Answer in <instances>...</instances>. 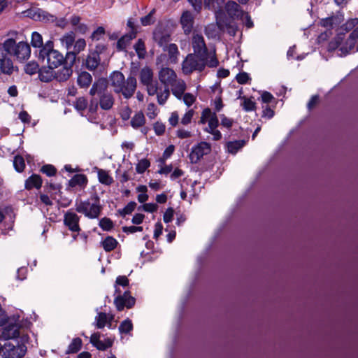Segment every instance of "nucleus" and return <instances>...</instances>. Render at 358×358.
I'll return each instance as SVG.
<instances>
[{"label": "nucleus", "mask_w": 358, "mask_h": 358, "mask_svg": "<svg viewBox=\"0 0 358 358\" xmlns=\"http://www.w3.org/2000/svg\"><path fill=\"white\" fill-rule=\"evenodd\" d=\"M110 86L117 94H121L124 99L131 98L137 87V80L134 76H130L127 79L120 71H113L110 77Z\"/></svg>", "instance_id": "1"}, {"label": "nucleus", "mask_w": 358, "mask_h": 358, "mask_svg": "<svg viewBox=\"0 0 358 358\" xmlns=\"http://www.w3.org/2000/svg\"><path fill=\"white\" fill-rule=\"evenodd\" d=\"M218 64L219 62L215 51L210 59L201 55L190 53L183 60L182 70L185 74L189 75L195 71H203L206 66L210 68L216 67L218 66Z\"/></svg>", "instance_id": "2"}, {"label": "nucleus", "mask_w": 358, "mask_h": 358, "mask_svg": "<svg viewBox=\"0 0 358 358\" xmlns=\"http://www.w3.org/2000/svg\"><path fill=\"white\" fill-rule=\"evenodd\" d=\"M92 96H97V101L102 110H110L115 103L113 94L108 90L107 83L105 79L100 78L95 81L90 90Z\"/></svg>", "instance_id": "3"}, {"label": "nucleus", "mask_w": 358, "mask_h": 358, "mask_svg": "<svg viewBox=\"0 0 358 358\" xmlns=\"http://www.w3.org/2000/svg\"><path fill=\"white\" fill-rule=\"evenodd\" d=\"M102 208L100 198L96 193L93 194L87 200L76 201V210L90 219L98 218Z\"/></svg>", "instance_id": "4"}, {"label": "nucleus", "mask_w": 358, "mask_h": 358, "mask_svg": "<svg viewBox=\"0 0 358 358\" xmlns=\"http://www.w3.org/2000/svg\"><path fill=\"white\" fill-rule=\"evenodd\" d=\"M120 285L127 287L129 285V279L125 275H120L116 278L115 284V294H117L114 299V303L117 310L121 311L124 307L127 308H132L136 302L134 297L130 295L129 291H125L123 294H121L120 289L117 287Z\"/></svg>", "instance_id": "5"}, {"label": "nucleus", "mask_w": 358, "mask_h": 358, "mask_svg": "<svg viewBox=\"0 0 358 358\" xmlns=\"http://www.w3.org/2000/svg\"><path fill=\"white\" fill-rule=\"evenodd\" d=\"M38 59L46 62L48 66L57 69L65 62L64 55L57 50L54 49V43L49 40L45 43V47L39 50Z\"/></svg>", "instance_id": "6"}, {"label": "nucleus", "mask_w": 358, "mask_h": 358, "mask_svg": "<svg viewBox=\"0 0 358 358\" xmlns=\"http://www.w3.org/2000/svg\"><path fill=\"white\" fill-rule=\"evenodd\" d=\"M2 49L6 54L14 56L20 61L28 59L31 55V48L26 42L16 43L13 38H8L2 43Z\"/></svg>", "instance_id": "7"}, {"label": "nucleus", "mask_w": 358, "mask_h": 358, "mask_svg": "<svg viewBox=\"0 0 358 358\" xmlns=\"http://www.w3.org/2000/svg\"><path fill=\"white\" fill-rule=\"evenodd\" d=\"M72 73L73 70L70 68H62L55 71V69L48 66L40 69L38 78L43 83H49L54 79L58 82H64L71 77Z\"/></svg>", "instance_id": "8"}, {"label": "nucleus", "mask_w": 358, "mask_h": 358, "mask_svg": "<svg viewBox=\"0 0 358 358\" xmlns=\"http://www.w3.org/2000/svg\"><path fill=\"white\" fill-rule=\"evenodd\" d=\"M139 80L141 83L146 87V90L150 96H154L157 93V81L153 80V71L148 67L142 68L139 73Z\"/></svg>", "instance_id": "9"}, {"label": "nucleus", "mask_w": 358, "mask_h": 358, "mask_svg": "<svg viewBox=\"0 0 358 358\" xmlns=\"http://www.w3.org/2000/svg\"><path fill=\"white\" fill-rule=\"evenodd\" d=\"M27 351L24 344L14 345L11 343H6L3 346L2 357L3 358H22Z\"/></svg>", "instance_id": "10"}, {"label": "nucleus", "mask_w": 358, "mask_h": 358, "mask_svg": "<svg viewBox=\"0 0 358 358\" xmlns=\"http://www.w3.org/2000/svg\"><path fill=\"white\" fill-rule=\"evenodd\" d=\"M216 24L221 31H227L230 36H235L237 31L236 23L232 22L225 15L224 12L217 14Z\"/></svg>", "instance_id": "11"}, {"label": "nucleus", "mask_w": 358, "mask_h": 358, "mask_svg": "<svg viewBox=\"0 0 358 358\" xmlns=\"http://www.w3.org/2000/svg\"><path fill=\"white\" fill-rule=\"evenodd\" d=\"M27 17L31 18L36 21H44L53 22L56 20V17L48 13V12L38 8H32L24 12Z\"/></svg>", "instance_id": "12"}, {"label": "nucleus", "mask_w": 358, "mask_h": 358, "mask_svg": "<svg viewBox=\"0 0 358 358\" xmlns=\"http://www.w3.org/2000/svg\"><path fill=\"white\" fill-rule=\"evenodd\" d=\"M211 151L210 144L202 141L192 148L189 155L192 162H197L203 155H208Z\"/></svg>", "instance_id": "13"}, {"label": "nucleus", "mask_w": 358, "mask_h": 358, "mask_svg": "<svg viewBox=\"0 0 358 358\" xmlns=\"http://www.w3.org/2000/svg\"><path fill=\"white\" fill-rule=\"evenodd\" d=\"M192 48L194 54L210 58L213 53L208 52L203 37L200 34H195L192 38Z\"/></svg>", "instance_id": "14"}, {"label": "nucleus", "mask_w": 358, "mask_h": 358, "mask_svg": "<svg viewBox=\"0 0 358 358\" xmlns=\"http://www.w3.org/2000/svg\"><path fill=\"white\" fill-rule=\"evenodd\" d=\"M80 216L75 212L68 210L64 215V224L72 232H80Z\"/></svg>", "instance_id": "15"}, {"label": "nucleus", "mask_w": 358, "mask_h": 358, "mask_svg": "<svg viewBox=\"0 0 358 358\" xmlns=\"http://www.w3.org/2000/svg\"><path fill=\"white\" fill-rule=\"evenodd\" d=\"M344 21V16L341 13H337L328 17L320 20V24L327 30L330 31L339 26Z\"/></svg>", "instance_id": "16"}, {"label": "nucleus", "mask_w": 358, "mask_h": 358, "mask_svg": "<svg viewBox=\"0 0 358 358\" xmlns=\"http://www.w3.org/2000/svg\"><path fill=\"white\" fill-rule=\"evenodd\" d=\"M159 80L164 85L169 87L177 79L176 72L169 67H163L158 73Z\"/></svg>", "instance_id": "17"}, {"label": "nucleus", "mask_w": 358, "mask_h": 358, "mask_svg": "<svg viewBox=\"0 0 358 358\" xmlns=\"http://www.w3.org/2000/svg\"><path fill=\"white\" fill-rule=\"evenodd\" d=\"M225 10L231 19H242L244 15L240 6L234 1H229L225 4Z\"/></svg>", "instance_id": "18"}, {"label": "nucleus", "mask_w": 358, "mask_h": 358, "mask_svg": "<svg viewBox=\"0 0 358 358\" xmlns=\"http://www.w3.org/2000/svg\"><path fill=\"white\" fill-rule=\"evenodd\" d=\"M101 62L100 56L96 52H92L89 50L88 55L85 59V67L91 71H95L99 66Z\"/></svg>", "instance_id": "19"}, {"label": "nucleus", "mask_w": 358, "mask_h": 358, "mask_svg": "<svg viewBox=\"0 0 358 358\" xmlns=\"http://www.w3.org/2000/svg\"><path fill=\"white\" fill-rule=\"evenodd\" d=\"M19 336V327L17 324H8L3 329L1 336L5 340L15 338Z\"/></svg>", "instance_id": "20"}, {"label": "nucleus", "mask_w": 358, "mask_h": 358, "mask_svg": "<svg viewBox=\"0 0 358 358\" xmlns=\"http://www.w3.org/2000/svg\"><path fill=\"white\" fill-rule=\"evenodd\" d=\"M180 23L185 34H189L193 28L194 17L189 11L182 13L180 18Z\"/></svg>", "instance_id": "21"}, {"label": "nucleus", "mask_w": 358, "mask_h": 358, "mask_svg": "<svg viewBox=\"0 0 358 358\" xmlns=\"http://www.w3.org/2000/svg\"><path fill=\"white\" fill-rule=\"evenodd\" d=\"M169 86L171 87V91L173 94L177 99H181L186 90V84L184 82V80L181 79H176V81H174L173 83L171 84Z\"/></svg>", "instance_id": "22"}, {"label": "nucleus", "mask_w": 358, "mask_h": 358, "mask_svg": "<svg viewBox=\"0 0 358 358\" xmlns=\"http://www.w3.org/2000/svg\"><path fill=\"white\" fill-rule=\"evenodd\" d=\"M113 319V316L108 317L105 313H99L95 317V325L98 329H103L106 324H108V327H110Z\"/></svg>", "instance_id": "23"}, {"label": "nucleus", "mask_w": 358, "mask_h": 358, "mask_svg": "<svg viewBox=\"0 0 358 358\" xmlns=\"http://www.w3.org/2000/svg\"><path fill=\"white\" fill-rule=\"evenodd\" d=\"M358 39V27H356L353 31L350 34L348 38L347 39L344 46L341 48V50H345L347 52L352 50L356 45L357 41ZM356 50L358 51V44L356 47Z\"/></svg>", "instance_id": "24"}, {"label": "nucleus", "mask_w": 358, "mask_h": 358, "mask_svg": "<svg viewBox=\"0 0 358 358\" xmlns=\"http://www.w3.org/2000/svg\"><path fill=\"white\" fill-rule=\"evenodd\" d=\"M224 0H204V6L208 9L213 10L217 18V14L220 12H224L222 10Z\"/></svg>", "instance_id": "25"}, {"label": "nucleus", "mask_w": 358, "mask_h": 358, "mask_svg": "<svg viewBox=\"0 0 358 358\" xmlns=\"http://www.w3.org/2000/svg\"><path fill=\"white\" fill-rule=\"evenodd\" d=\"M42 185V179L39 175L33 174L25 180V188L31 189L34 187L40 189Z\"/></svg>", "instance_id": "26"}, {"label": "nucleus", "mask_w": 358, "mask_h": 358, "mask_svg": "<svg viewBox=\"0 0 358 358\" xmlns=\"http://www.w3.org/2000/svg\"><path fill=\"white\" fill-rule=\"evenodd\" d=\"M92 82V76L87 71L80 72L77 78V83L81 88H87Z\"/></svg>", "instance_id": "27"}, {"label": "nucleus", "mask_w": 358, "mask_h": 358, "mask_svg": "<svg viewBox=\"0 0 358 358\" xmlns=\"http://www.w3.org/2000/svg\"><path fill=\"white\" fill-rule=\"evenodd\" d=\"M76 34L73 31H69L64 34L59 39L62 47L67 50H70L75 42Z\"/></svg>", "instance_id": "28"}, {"label": "nucleus", "mask_w": 358, "mask_h": 358, "mask_svg": "<svg viewBox=\"0 0 358 358\" xmlns=\"http://www.w3.org/2000/svg\"><path fill=\"white\" fill-rule=\"evenodd\" d=\"M13 64L12 60L7 57L0 58V73L10 75L13 73Z\"/></svg>", "instance_id": "29"}, {"label": "nucleus", "mask_w": 358, "mask_h": 358, "mask_svg": "<svg viewBox=\"0 0 358 358\" xmlns=\"http://www.w3.org/2000/svg\"><path fill=\"white\" fill-rule=\"evenodd\" d=\"M135 37L136 34L134 32L122 36L117 42V49L119 51L124 50Z\"/></svg>", "instance_id": "30"}, {"label": "nucleus", "mask_w": 358, "mask_h": 358, "mask_svg": "<svg viewBox=\"0 0 358 358\" xmlns=\"http://www.w3.org/2000/svg\"><path fill=\"white\" fill-rule=\"evenodd\" d=\"M94 169L96 170L99 182L106 185H110L113 182V178L107 171L97 167H94Z\"/></svg>", "instance_id": "31"}, {"label": "nucleus", "mask_w": 358, "mask_h": 358, "mask_svg": "<svg viewBox=\"0 0 358 358\" xmlns=\"http://www.w3.org/2000/svg\"><path fill=\"white\" fill-rule=\"evenodd\" d=\"M155 95H157L158 103L159 105H164L170 95L169 87L164 86V90H162L159 85H157V93Z\"/></svg>", "instance_id": "32"}, {"label": "nucleus", "mask_w": 358, "mask_h": 358, "mask_svg": "<svg viewBox=\"0 0 358 358\" xmlns=\"http://www.w3.org/2000/svg\"><path fill=\"white\" fill-rule=\"evenodd\" d=\"M118 244L117 241L110 236H108L101 242V245L106 252H110L116 248Z\"/></svg>", "instance_id": "33"}, {"label": "nucleus", "mask_w": 358, "mask_h": 358, "mask_svg": "<svg viewBox=\"0 0 358 358\" xmlns=\"http://www.w3.org/2000/svg\"><path fill=\"white\" fill-rule=\"evenodd\" d=\"M87 178L84 174H76L75 175L69 182L71 187H74L76 186H85L87 183Z\"/></svg>", "instance_id": "34"}, {"label": "nucleus", "mask_w": 358, "mask_h": 358, "mask_svg": "<svg viewBox=\"0 0 358 358\" xmlns=\"http://www.w3.org/2000/svg\"><path fill=\"white\" fill-rule=\"evenodd\" d=\"M31 44L33 48L42 50L45 47L42 35L37 31H34L31 34Z\"/></svg>", "instance_id": "35"}, {"label": "nucleus", "mask_w": 358, "mask_h": 358, "mask_svg": "<svg viewBox=\"0 0 358 358\" xmlns=\"http://www.w3.org/2000/svg\"><path fill=\"white\" fill-rule=\"evenodd\" d=\"M145 123V118L143 112L139 111L136 113L131 118V125L134 129H138Z\"/></svg>", "instance_id": "36"}, {"label": "nucleus", "mask_w": 358, "mask_h": 358, "mask_svg": "<svg viewBox=\"0 0 358 358\" xmlns=\"http://www.w3.org/2000/svg\"><path fill=\"white\" fill-rule=\"evenodd\" d=\"M166 50L169 53V57L171 63H177L178 56L179 55L178 46L175 43H171L167 46Z\"/></svg>", "instance_id": "37"}, {"label": "nucleus", "mask_w": 358, "mask_h": 358, "mask_svg": "<svg viewBox=\"0 0 358 358\" xmlns=\"http://www.w3.org/2000/svg\"><path fill=\"white\" fill-rule=\"evenodd\" d=\"M77 53L74 52V51H67L66 56L64 57L65 62L63 64L64 66L62 68H70L72 70V66L74 65Z\"/></svg>", "instance_id": "38"}, {"label": "nucleus", "mask_w": 358, "mask_h": 358, "mask_svg": "<svg viewBox=\"0 0 358 358\" xmlns=\"http://www.w3.org/2000/svg\"><path fill=\"white\" fill-rule=\"evenodd\" d=\"M358 24V18H352L348 20L340 27L341 36L343 34V31L348 32L354 29Z\"/></svg>", "instance_id": "39"}, {"label": "nucleus", "mask_w": 358, "mask_h": 358, "mask_svg": "<svg viewBox=\"0 0 358 358\" xmlns=\"http://www.w3.org/2000/svg\"><path fill=\"white\" fill-rule=\"evenodd\" d=\"M245 144L244 141H235L228 142L227 144L229 152L236 154Z\"/></svg>", "instance_id": "40"}, {"label": "nucleus", "mask_w": 358, "mask_h": 358, "mask_svg": "<svg viewBox=\"0 0 358 358\" xmlns=\"http://www.w3.org/2000/svg\"><path fill=\"white\" fill-rule=\"evenodd\" d=\"M82 346V340L80 338H73L72 342L69 344L66 353H76L78 352Z\"/></svg>", "instance_id": "41"}, {"label": "nucleus", "mask_w": 358, "mask_h": 358, "mask_svg": "<svg viewBox=\"0 0 358 358\" xmlns=\"http://www.w3.org/2000/svg\"><path fill=\"white\" fill-rule=\"evenodd\" d=\"M75 108L80 112L84 111L88 106L87 100L83 97H78L73 103Z\"/></svg>", "instance_id": "42"}, {"label": "nucleus", "mask_w": 358, "mask_h": 358, "mask_svg": "<svg viewBox=\"0 0 358 358\" xmlns=\"http://www.w3.org/2000/svg\"><path fill=\"white\" fill-rule=\"evenodd\" d=\"M133 329V324L129 319H126L119 326V331L121 334H128Z\"/></svg>", "instance_id": "43"}, {"label": "nucleus", "mask_w": 358, "mask_h": 358, "mask_svg": "<svg viewBox=\"0 0 358 358\" xmlns=\"http://www.w3.org/2000/svg\"><path fill=\"white\" fill-rule=\"evenodd\" d=\"M150 166V161L147 159H142L138 161L136 166V171L138 173H143L146 169Z\"/></svg>", "instance_id": "44"}, {"label": "nucleus", "mask_w": 358, "mask_h": 358, "mask_svg": "<svg viewBox=\"0 0 358 358\" xmlns=\"http://www.w3.org/2000/svg\"><path fill=\"white\" fill-rule=\"evenodd\" d=\"M13 166L17 172L23 171L25 168V163L23 157L20 155L15 156L13 160Z\"/></svg>", "instance_id": "45"}, {"label": "nucleus", "mask_w": 358, "mask_h": 358, "mask_svg": "<svg viewBox=\"0 0 358 358\" xmlns=\"http://www.w3.org/2000/svg\"><path fill=\"white\" fill-rule=\"evenodd\" d=\"M39 66L36 62H29L24 67V71L29 75H34L36 73H39Z\"/></svg>", "instance_id": "46"}, {"label": "nucleus", "mask_w": 358, "mask_h": 358, "mask_svg": "<svg viewBox=\"0 0 358 358\" xmlns=\"http://www.w3.org/2000/svg\"><path fill=\"white\" fill-rule=\"evenodd\" d=\"M156 10L153 8L147 15L141 18V22L143 26H148L153 24L155 22L154 14Z\"/></svg>", "instance_id": "47"}, {"label": "nucleus", "mask_w": 358, "mask_h": 358, "mask_svg": "<svg viewBox=\"0 0 358 358\" xmlns=\"http://www.w3.org/2000/svg\"><path fill=\"white\" fill-rule=\"evenodd\" d=\"M99 225L103 231H110L113 228V221L108 217L101 219Z\"/></svg>", "instance_id": "48"}, {"label": "nucleus", "mask_w": 358, "mask_h": 358, "mask_svg": "<svg viewBox=\"0 0 358 358\" xmlns=\"http://www.w3.org/2000/svg\"><path fill=\"white\" fill-rule=\"evenodd\" d=\"M241 99L243 100V102L241 105L245 111H252L255 109V102L252 101L250 99L246 98L245 96H243Z\"/></svg>", "instance_id": "49"}, {"label": "nucleus", "mask_w": 358, "mask_h": 358, "mask_svg": "<svg viewBox=\"0 0 358 358\" xmlns=\"http://www.w3.org/2000/svg\"><path fill=\"white\" fill-rule=\"evenodd\" d=\"M138 192H141L138 195V201L140 203H144L148 199V195L146 194L147 187L145 185H140L136 188Z\"/></svg>", "instance_id": "50"}, {"label": "nucleus", "mask_w": 358, "mask_h": 358, "mask_svg": "<svg viewBox=\"0 0 358 358\" xmlns=\"http://www.w3.org/2000/svg\"><path fill=\"white\" fill-rule=\"evenodd\" d=\"M86 47V41L83 38H79L77 41L75 40L73 43V51L74 52L79 54L80 52L83 51Z\"/></svg>", "instance_id": "51"}, {"label": "nucleus", "mask_w": 358, "mask_h": 358, "mask_svg": "<svg viewBox=\"0 0 358 358\" xmlns=\"http://www.w3.org/2000/svg\"><path fill=\"white\" fill-rule=\"evenodd\" d=\"M134 49L139 57H143L145 54V48L144 42L141 39H138L134 45Z\"/></svg>", "instance_id": "52"}, {"label": "nucleus", "mask_w": 358, "mask_h": 358, "mask_svg": "<svg viewBox=\"0 0 358 358\" xmlns=\"http://www.w3.org/2000/svg\"><path fill=\"white\" fill-rule=\"evenodd\" d=\"M105 34V29L103 27H99L96 30H94L92 35L91 38L94 41H99L101 39Z\"/></svg>", "instance_id": "53"}, {"label": "nucleus", "mask_w": 358, "mask_h": 358, "mask_svg": "<svg viewBox=\"0 0 358 358\" xmlns=\"http://www.w3.org/2000/svg\"><path fill=\"white\" fill-rule=\"evenodd\" d=\"M41 172L47 175L48 176H53L56 174L57 169L55 167L50 164L44 165L41 169Z\"/></svg>", "instance_id": "54"}, {"label": "nucleus", "mask_w": 358, "mask_h": 358, "mask_svg": "<svg viewBox=\"0 0 358 358\" xmlns=\"http://www.w3.org/2000/svg\"><path fill=\"white\" fill-rule=\"evenodd\" d=\"M136 203L134 201H130L127 205L120 211L121 215L124 216L125 215L131 214L135 209Z\"/></svg>", "instance_id": "55"}, {"label": "nucleus", "mask_w": 358, "mask_h": 358, "mask_svg": "<svg viewBox=\"0 0 358 358\" xmlns=\"http://www.w3.org/2000/svg\"><path fill=\"white\" fill-rule=\"evenodd\" d=\"M236 79L239 84L244 85L246 84L249 80H250V78L248 73L241 72L237 74Z\"/></svg>", "instance_id": "56"}, {"label": "nucleus", "mask_w": 358, "mask_h": 358, "mask_svg": "<svg viewBox=\"0 0 358 358\" xmlns=\"http://www.w3.org/2000/svg\"><path fill=\"white\" fill-rule=\"evenodd\" d=\"M194 111L193 109L189 110L182 117L181 123L184 125H187L191 122V120L194 116Z\"/></svg>", "instance_id": "57"}, {"label": "nucleus", "mask_w": 358, "mask_h": 358, "mask_svg": "<svg viewBox=\"0 0 358 358\" xmlns=\"http://www.w3.org/2000/svg\"><path fill=\"white\" fill-rule=\"evenodd\" d=\"M141 208H142L145 212L153 213L157 210L158 206L155 203H145L142 206H140L138 208V210H140Z\"/></svg>", "instance_id": "58"}, {"label": "nucleus", "mask_w": 358, "mask_h": 358, "mask_svg": "<svg viewBox=\"0 0 358 358\" xmlns=\"http://www.w3.org/2000/svg\"><path fill=\"white\" fill-rule=\"evenodd\" d=\"M184 103L189 107L195 101V96L190 93H185L182 96Z\"/></svg>", "instance_id": "59"}, {"label": "nucleus", "mask_w": 358, "mask_h": 358, "mask_svg": "<svg viewBox=\"0 0 358 358\" xmlns=\"http://www.w3.org/2000/svg\"><path fill=\"white\" fill-rule=\"evenodd\" d=\"M131 113L132 110L128 106L123 107L120 111L121 118L124 121L128 120L131 116Z\"/></svg>", "instance_id": "60"}, {"label": "nucleus", "mask_w": 358, "mask_h": 358, "mask_svg": "<svg viewBox=\"0 0 358 358\" xmlns=\"http://www.w3.org/2000/svg\"><path fill=\"white\" fill-rule=\"evenodd\" d=\"M147 116L150 118V119H154L156 115H157V113H156V106L155 105V103H150L148 105V108H147Z\"/></svg>", "instance_id": "61"}, {"label": "nucleus", "mask_w": 358, "mask_h": 358, "mask_svg": "<svg viewBox=\"0 0 358 358\" xmlns=\"http://www.w3.org/2000/svg\"><path fill=\"white\" fill-rule=\"evenodd\" d=\"M174 214V210L172 208H169L166 209L165 213H164L163 220L166 223L171 222L173 220Z\"/></svg>", "instance_id": "62"}, {"label": "nucleus", "mask_w": 358, "mask_h": 358, "mask_svg": "<svg viewBox=\"0 0 358 358\" xmlns=\"http://www.w3.org/2000/svg\"><path fill=\"white\" fill-rule=\"evenodd\" d=\"M99 106V101H97V99L93 96V98L90 101V103L88 107L89 112L91 113H96Z\"/></svg>", "instance_id": "63"}, {"label": "nucleus", "mask_w": 358, "mask_h": 358, "mask_svg": "<svg viewBox=\"0 0 358 358\" xmlns=\"http://www.w3.org/2000/svg\"><path fill=\"white\" fill-rule=\"evenodd\" d=\"M154 130L157 135L160 136L165 131V125L162 122H157L154 124Z\"/></svg>", "instance_id": "64"}]
</instances>
